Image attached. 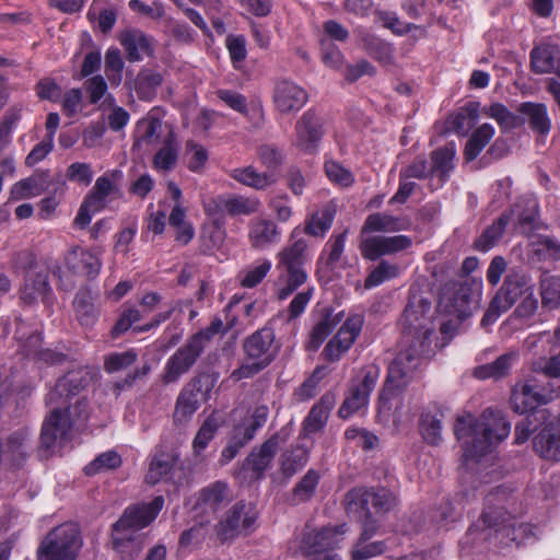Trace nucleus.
Instances as JSON below:
<instances>
[{
  "label": "nucleus",
  "mask_w": 560,
  "mask_h": 560,
  "mask_svg": "<svg viewBox=\"0 0 560 560\" xmlns=\"http://www.w3.org/2000/svg\"><path fill=\"white\" fill-rule=\"evenodd\" d=\"M431 303L422 298L412 296L402 314V349L388 366L387 377L380 395L381 400L390 399L401 392L413 378L420 365L422 354L429 347L430 329L425 315Z\"/></svg>",
  "instance_id": "f257e3e1"
},
{
  "label": "nucleus",
  "mask_w": 560,
  "mask_h": 560,
  "mask_svg": "<svg viewBox=\"0 0 560 560\" xmlns=\"http://www.w3.org/2000/svg\"><path fill=\"white\" fill-rule=\"evenodd\" d=\"M511 431V423L505 420L500 411L486 409L476 419L472 415L457 418L454 433L457 440L463 441V450L466 458L476 459L491 447L502 442Z\"/></svg>",
  "instance_id": "f03ea898"
},
{
  "label": "nucleus",
  "mask_w": 560,
  "mask_h": 560,
  "mask_svg": "<svg viewBox=\"0 0 560 560\" xmlns=\"http://www.w3.org/2000/svg\"><path fill=\"white\" fill-rule=\"evenodd\" d=\"M244 360L232 372L235 381L250 378L270 365L279 352L273 328L265 326L247 336L242 343Z\"/></svg>",
  "instance_id": "7ed1b4c3"
},
{
  "label": "nucleus",
  "mask_w": 560,
  "mask_h": 560,
  "mask_svg": "<svg viewBox=\"0 0 560 560\" xmlns=\"http://www.w3.org/2000/svg\"><path fill=\"white\" fill-rule=\"evenodd\" d=\"M306 249V241L298 238L278 254V262L276 266L278 283L283 284L277 293L279 300H285L306 282L307 273L304 269Z\"/></svg>",
  "instance_id": "20e7f679"
},
{
  "label": "nucleus",
  "mask_w": 560,
  "mask_h": 560,
  "mask_svg": "<svg viewBox=\"0 0 560 560\" xmlns=\"http://www.w3.org/2000/svg\"><path fill=\"white\" fill-rule=\"evenodd\" d=\"M533 288L529 276L520 269H511L492 298L481 319V326L492 325L502 313L509 311L528 291H533Z\"/></svg>",
  "instance_id": "39448f33"
},
{
  "label": "nucleus",
  "mask_w": 560,
  "mask_h": 560,
  "mask_svg": "<svg viewBox=\"0 0 560 560\" xmlns=\"http://www.w3.org/2000/svg\"><path fill=\"white\" fill-rule=\"evenodd\" d=\"M81 546L78 527L65 524L47 534L37 550V557L38 560H75Z\"/></svg>",
  "instance_id": "423d86ee"
},
{
  "label": "nucleus",
  "mask_w": 560,
  "mask_h": 560,
  "mask_svg": "<svg viewBox=\"0 0 560 560\" xmlns=\"http://www.w3.org/2000/svg\"><path fill=\"white\" fill-rule=\"evenodd\" d=\"M395 504V495L386 488L358 487L345 495V508L349 515L385 514Z\"/></svg>",
  "instance_id": "0eeeda50"
},
{
  "label": "nucleus",
  "mask_w": 560,
  "mask_h": 560,
  "mask_svg": "<svg viewBox=\"0 0 560 560\" xmlns=\"http://www.w3.org/2000/svg\"><path fill=\"white\" fill-rule=\"evenodd\" d=\"M502 492L501 487H498L488 494L480 518L467 532V537L472 541L477 540L478 536H481V539H488L490 537L489 530L498 533L513 529L514 522L512 515L504 506L493 504Z\"/></svg>",
  "instance_id": "6e6552de"
},
{
  "label": "nucleus",
  "mask_w": 560,
  "mask_h": 560,
  "mask_svg": "<svg viewBox=\"0 0 560 560\" xmlns=\"http://www.w3.org/2000/svg\"><path fill=\"white\" fill-rule=\"evenodd\" d=\"M214 381L207 373L199 374L191 378L180 390L173 413L176 424L187 422L200 406L199 395L207 396L213 387Z\"/></svg>",
  "instance_id": "1a4fd4ad"
},
{
  "label": "nucleus",
  "mask_w": 560,
  "mask_h": 560,
  "mask_svg": "<svg viewBox=\"0 0 560 560\" xmlns=\"http://www.w3.org/2000/svg\"><path fill=\"white\" fill-rule=\"evenodd\" d=\"M446 294L450 295L446 305L448 313L462 323L472 313L471 304L476 303L481 294V281L466 278L463 281L454 282L444 289L443 295Z\"/></svg>",
  "instance_id": "9d476101"
},
{
  "label": "nucleus",
  "mask_w": 560,
  "mask_h": 560,
  "mask_svg": "<svg viewBox=\"0 0 560 560\" xmlns=\"http://www.w3.org/2000/svg\"><path fill=\"white\" fill-rule=\"evenodd\" d=\"M205 349L191 336L166 361L161 381L164 385L177 383L196 364Z\"/></svg>",
  "instance_id": "9b49d317"
},
{
  "label": "nucleus",
  "mask_w": 560,
  "mask_h": 560,
  "mask_svg": "<svg viewBox=\"0 0 560 560\" xmlns=\"http://www.w3.org/2000/svg\"><path fill=\"white\" fill-rule=\"evenodd\" d=\"M164 505L162 495L155 497L151 502H141L127 506L113 525L116 533H125L127 530H140L149 526L159 515Z\"/></svg>",
  "instance_id": "f8f14e48"
},
{
  "label": "nucleus",
  "mask_w": 560,
  "mask_h": 560,
  "mask_svg": "<svg viewBox=\"0 0 560 560\" xmlns=\"http://www.w3.org/2000/svg\"><path fill=\"white\" fill-rule=\"evenodd\" d=\"M93 380L88 368H78L60 377L55 387L47 394L46 404L49 406L68 407L70 397L85 389Z\"/></svg>",
  "instance_id": "ddd939ff"
},
{
  "label": "nucleus",
  "mask_w": 560,
  "mask_h": 560,
  "mask_svg": "<svg viewBox=\"0 0 560 560\" xmlns=\"http://www.w3.org/2000/svg\"><path fill=\"white\" fill-rule=\"evenodd\" d=\"M256 512L250 505L237 502L226 516L215 526V532L221 541L233 539L238 535H248L256 522Z\"/></svg>",
  "instance_id": "4468645a"
},
{
  "label": "nucleus",
  "mask_w": 560,
  "mask_h": 560,
  "mask_svg": "<svg viewBox=\"0 0 560 560\" xmlns=\"http://www.w3.org/2000/svg\"><path fill=\"white\" fill-rule=\"evenodd\" d=\"M52 410L45 419L40 432V452L49 456L58 442L66 440L71 430L69 408L52 406Z\"/></svg>",
  "instance_id": "2eb2a0df"
},
{
  "label": "nucleus",
  "mask_w": 560,
  "mask_h": 560,
  "mask_svg": "<svg viewBox=\"0 0 560 560\" xmlns=\"http://www.w3.org/2000/svg\"><path fill=\"white\" fill-rule=\"evenodd\" d=\"M288 440V433L283 430L273 433L260 446L254 447L243 463V468L250 470L255 479H261L269 468L280 445Z\"/></svg>",
  "instance_id": "dca6fc26"
},
{
  "label": "nucleus",
  "mask_w": 560,
  "mask_h": 560,
  "mask_svg": "<svg viewBox=\"0 0 560 560\" xmlns=\"http://www.w3.org/2000/svg\"><path fill=\"white\" fill-rule=\"evenodd\" d=\"M324 133V119L311 108L295 124V147L303 152L314 153Z\"/></svg>",
  "instance_id": "f3484780"
},
{
  "label": "nucleus",
  "mask_w": 560,
  "mask_h": 560,
  "mask_svg": "<svg viewBox=\"0 0 560 560\" xmlns=\"http://www.w3.org/2000/svg\"><path fill=\"white\" fill-rule=\"evenodd\" d=\"M348 530L347 524L325 526L319 530L305 534L301 540L300 551L302 555H314L318 552H331L340 542L341 536Z\"/></svg>",
  "instance_id": "a211bd4d"
},
{
  "label": "nucleus",
  "mask_w": 560,
  "mask_h": 560,
  "mask_svg": "<svg viewBox=\"0 0 560 560\" xmlns=\"http://www.w3.org/2000/svg\"><path fill=\"white\" fill-rule=\"evenodd\" d=\"M412 240L407 235L371 236L360 243V252L368 260H377L382 256L393 255L409 248Z\"/></svg>",
  "instance_id": "6ab92c4d"
},
{
  "label": "nucleus",
  "mask_w": 560,
  "mask_h": 560,
  "mask_svg": "<svg viewBox=\"0 0 560 560\" xmlns=\"http://www.w3.org/2000/svg\"><path fill=\"white\" fill-rule=\"evenodd\" d=\"M100 254L101 252L94 253L80 246H72L65 255V264L72 273L92 280L98 276L102 268Z\"/></svg>",
  "instance_id": "aec40b11"
},
{
  "label": "nucleus",
  "mask_w": 560,
  "mask_h": 560,
  "mask_svg": "<svg viewBox=\"0 0 560 560\" xmlns=\"http://www.w3.org/2000/svg\"><path fill=\"white\" fill-rule=\"evenodd\" d=\"M307 101V92L292 81L282 80L275 86L273 104L281 114L296 113Z\"/></svg>",
  "instance_id": "412c9836"
},
{
  "label": "nucleus",
  "mask_w": 560,
  "mask_h": 560,
  "mask_svg": "<svg viewBox=\"0 0 560 560\" xmlns=\"http://www.w3.org/2000/svg\"><path fill=\"white\" fill-rule=\"evenodd\" d=\"M534 450L542 458L560 460V415L549 417L547 423L534 438Z\"/></svg>",
  "instance_id": "4be33fe9"
},
{
  "label": "nucleus",
  "mask_w": 560,
  "mask_h": 560,
  "mask_svg": "<svg viewBox=\"0 0 560 560\" xmlns=\"http://www.w3.org/2000/svg\"><path fill=\"white\" fill-rule=\"evenodd\" d=\"M551 400L550 394H545L529 383L516 384L512 396L511 406L520 415L532 413L540 410L539 407Z\"/></svg>",
  "instance_id": "5701e85b"
},
{
  "label": "nucleus",
  "mask_w": 560,
  "mask_h": 560,
  "mask_svg": "<svg viewBox=\"0 0 560 560\" xmlns=\"http://www.w3.org/2000/svg\"><path fill=\"white\" fill-rule=\"evenodd\" d=\"M376 385V376L368 372L359 384L350 387V394L346 397L338 410V415L342 419L349 418L351 415L360 410L368 404L369 396Z\"/></svg>",
  "instance_id": "b1692460"
},
{
  "label": "nucleus",
  "mask_w": 560,
  "mask_h": 560,
  "mask_svg": "<svg viewBox=\"0 0 560 560\" xmlns=\"http://www.w3.org/2000/svg\"><path fill=\"white\" fill-rule=\"evenodd\" d=\"M120 44L131 62L139 61L143 56H152V38L140 30H126L120 35Z\"/></svg>",
  "instance_id": "393cba45"
},
{
  "label": "nucleus",
  "mask_w": 560,
  "mask_h": 560,
  "mask_svg": "<svg viewBox=\"0 0 560 560\" xmlns=\"http://www.w3.org/2000/svg\"><path fill=\"white\" fill-rule=\"evenodd\" d=\"M411 222L406 217H394L386 212H376L368 215L361 229V234L377 232H399L408 230Z\"/></svg>",
  "instance_id": "a878e982"
},
{
  "label": "nucleus",
  "mask_w": 560,
  "mask_h": 560,
  "mask_svg": "<svg viewBox=\"0 0 560 560\" xmlns=\"http://www.w3.org/2000/svg\"><path fill=\"white\" fill-rule=\"evenodd\" d=\"M517 112L521 116L522 125L527 122L530 129L541 137H546L549 133L551 121L545 104L525 102L518 106Z\"/></svg>",
  "instance_id": "bb28decb"
},
{
  "label": "nucleus",
  "mask_w": 560,
  "mask_h": 560,
  "mask_svg": "<svg viewBox=\"0 0 560 560\" xmlns=\"http://www.w3.org/2000/svg\"><path fill=\"white\" fill-rule=\"evenodd\" d=\"M336 404V395L332 392L325 393L318 402H316L303 421V431L305 434H313L320 431L328 420L330 410Z\"/></svg>",
  "instance_id": "cd10ccee"
},
{
  "label": "nucleus",
  "mask_w": 560,
  "mask_h": 560,
  "mask_svg": "<svg viewBox=\"0 0 560 560\" xmlns=\"http://www.w3.org/2000/svg\"><path fill=\"white\" fill-rule=\"evenodd\" d=\"M249 242L254 248H265L277 243L280 232L277 224L267 219H255L249 225Z\"/></svg>",
  "instance_id": "c85d7f7f"
},
{
  "label": "nucleus",
  "mask_w": 560,
  "mask_h": 560,
  "mask_svg": "<svg viewBox=\"0 0 560 560\" xmlns=\"http://www.w3.org/2000/svg\"><path fill=\"white\" fill-rule=\"evenodd\" d=\"M30 434L27 429H20L8 435L3 454L12 466H22L28 456Z\"/></svg>",
  "instance_id": "c756f323"
},
{
  "label": "nucleus",
  "mask_w": 560,
  "mask_h": 560,
  "mask_svg": "<svg viewBox=\"0 0 560 560\" xmlns=\"http://www.w3.org/2000/svg\"><path fill=\"white\" fill-rule=\"evenodd\" d=\"M560 63V51L555 45H541L530 51V66L536 73L555 72Z\"/></svg>",
  "instance_id": "7c9ffc66"
},
{
  "label": "nucleus",
  "mask_w": 560,
  "mask_h": 560,
  "mask_svg": "<svg viewBox=\"0 0 560 560\" xmlns=\"http://www.w3.org/2000/svg\"><path fill=\"white\" fill-rule=\"evenodd\" d=\"M336 212L337 206L334 202L324 205L319 211L314 212L305 221L304 233L310 236L323 237L331 228Z\"/></svg>",
  "instance_id": "2f4dec72"
},
{
  "label": "nucleus",
  "mask_w": 560,
  "mask_h": 560,
  "mask_svg": "<svg viewBox=\"0 0 560 560\" xmlns=\"http://www.w3.org/2000/svg\"><path fill=\"white\" fill-rule=\"evenodd\" d=\"M511 220V212L504 211L493 223L487 226L481 235L475 241L474 248L478 252L490 250L502 237L505 228Z\"/></svg>",
  "instance_id": "473e14b6"
},
{
  "label": "nucleus",
  "mask_w": 560,
  "mask_h": 560,
  "mask_svg": "<svg viewBox=\"0 0 560 560\" xmlns=\"http://www.w3.org/2000/svg\"><path fill=\"white\" fill-rule=\"evenodd\" d=\"M255 436L240 423L234 425L230 432L226 445L221 452L219 463L221 466L233 460L240 451L245 447Z\"/></svg>",
  "instance_id": "72a5a7b5"
},
{
  "label": "nucleus",
  "mask_w": 560,
  "mask_h": 560,
  "mask_svg": "<svg viewBox=\"0 0 560 560\" xmlns=\"http://www.w3.org/2000/svg\"><path fill=\"white\" fill-rule=\"evenodd\" d=\"M230 176L248 187L262 190L272 185L276 179L270 173H259L253 166L238 167L231 171Z\"/></svg>",
  "instance_id": "f704fd0d"
},
{
  "label": "nucleus",
  "mask_w": 560,
  "mask_h": 560,
  "mask_svg": "<svg viewBox=\"0 0 560 560\" xmlns=\"http://www.w3.org/2000/svg\"><path fill=\"white\" fill-rule=\"evenodd\" d=\"M479 117V103L470 102L451 115L447 124L457 133L466 135Z\"/></svg>",
  "instance_id": "c9c22d12"
},
{
  "label": "nucleus",
  "mask_w": 560,
  "mask_h": 560,
  "mask_svg": "<svg viewBox=\"0 0 560 560\" xmlns=\"http://www.w3.org/2000/svg\"><path fill=\"white\" fill-rule=\"evenodd\" d=\"M494 136V129L490 124L479 126L467 140L464 149V158L466 162H471L480 154L483 148L490 142Z\"/></svg>",
  "instance_id": "e433bc0d"
},
{
  "label": "nucleus",
  "mask_w": 560,
  "mask_h": 560,
  "mask_svg": "<svg viewBox=\"0 0 560 560\" xmlns=\"http://www.w3.org/2000/svg\"><path fill=\"white\" fill-rule=\"evenodd\" d=\"M454 156L455 149L453 145H446L432 151L430 164L432 175H436L442 182H445L454 168Z\"/></svg>",
  "instance_id": "4c0bfd02"
},
{
  "label": "nucleus",
  "mask_w": 560,
  "mask_h": 560,
  "mask_svg": "<svg viewBox=\"0 0 560 560\" xmlns=\"http://www.w3.org/2000/svg\"><path fill=\"white\" fill-rule=\"evenodd\" d=\"M48 175L49 172L45 171L38 176H32L18 182L11 188V197L15 200H21L40 195L44 191V184Z\"/></svg>",
  "instance_id": "58836bf2"
},
{
  "label": "nucleus",
  "mask_w": 560,
  "mask_h": 560,
  "mask_svg": "<svg viewBox=\"0 0 560 560\" xmlns=\"http://www.w3.org/2000/svg\"><path fill=\"white\" fill-rule=\"evenodd\" d=\"M550 417L548 410H538L528 413L515 425V443L523 444L539 425H545Z\"/></svg>",
  "instance_id": "ea45409f"
},
{
  "label": "nucleus",
  "mask_w": 560,
  "mask_h": 560,
  "mask_svg": "<svg viewBox=\"0 0 560 560\" xmlns=\"http://www.w3.org/2000/svg\"><path fill=\"white\" fill-rule=\"evenodd\" d=\"M442 413L423 411L419 420V431L427 443L438 445L441 440Z\"/></svg>",
  "instance_id": "a19ab883"
},
{
  "label": "nucleus",
  "mask_w": 560,
  "mask_h": 560,
  "mask_svg": "<svg viewBox=\"0 0 560 560\" xmlns=\"http://www.w3.org/2000/svg\"><path fill=\"white\" fill-rule=\"evenodd\" d=\"M340 316L327 313L313 328L310 340L307 342V350H317L325 339L332 332L336 326L340 323Z\"/></svg>",
  "instance_id": "79ce46f5"
},
{
  "label": "nucleus",
  "mask_w": 560,
  "mask_h": 560,
  "mask_svg": "<svg viewBox=\"0 0 560 560\" xmlns=\"http://www.w3.org/2000/svg\"><path fill=\"white\" fill-rule=\"evenodd\" d=\"M178 158V150L175 135L170 132L164 140L163 147L155 153L153 165L156 170L170 171L174 168Z\"/></svg>",
  "instance_id": "37998d69"
},
{
  "label": "nucleus",
  "mask_w": 560,
  "mask_h": 560,
  "mask_svg": "<svg viewBox=\"0 0 560 560\" xmlns=\"http://www.w3.org/2000/svg\"><path fill=\"white\" fill-rule=\"evenodd\" d=\"M161 120L154 117L140 120L136 128L135 148L140 149L142 145H150L160 138Z\"/></svg>",
  "instance_id": "c03bdc74"
},
{
  "label": "nucleus",
  "mask_w": 560,
  "mask_h": 560,
  "mask_svg": "<svg viewBox=\"0 0 560 560\" xmlns=\"http://www.w3.org/2000/svg\"><path fill=\"white\" fill-rule=\"evenodd\" d=\"M221 205L232 217L249 215L258 212L260 208V201L257 198L243 196L222 199Z\"/></svg>",
  "instance_id": "a18cd8bd"
},
{
  "label": "nucleus",
  "mask_w": 560,
  "mask_h": 560,
  "mask_svg": "<svg viewBox=\"0 0 560 560\" xmlns=\"http://www.w3.org/2000/svg\"><path fill=\"white\" fill-rule=\"evenodd\" d=\"M308 460L307 451L302 446L287 450L281 456V471L285 477H292L301 470Z\"/></svg>",
  "instance_id": "49530a36"
},
{
  "label": "nucleus",
  "mask_w": 560,
  "mask_h": 560,
  "mask_svg": "<svg viewBox=\"0 0 560 560\" xmlns=\"http://www.w3.org/2000/svg\"><path fill=\"white\" fill-rule=\"evenodd\" d=\"M162 83L163 77L161 73L145 69L138 73L135 90L140 98L150 100Z\"/></svg>",
  "instance_id": "de8ad7c7"
},
{
  "label": "nucleus",
  "mask_w": 560,
  "mask_h": 560,
  "mask_svg": "<svg viewBox=\"0 0 560 560\" xmlns=\"http://www.w3.org/2000/svg\"><path fill=\"white\" fill-rule=\"evenodd\" d=\"M121 456L116 451H107L96 456L84 467L86 476H94L101 472L117 469L121 466Z\"/></svg>",
  "instance_id": "09e8293b"
},
{
  "label": "nucleus",
  "mask_w": 560,
  "mask_h": 560,
  "mask_svg": "<svg viewBox=\"0 0 560 560\" xmlns=\"http://www.w3.org/2000/svg\"><path fill=\"white\" fill-rule=\"evenodd\" d=\"M73 306L78 319L82 325H91L95 319V307L93 304L92 292L86 289H80L73 300Z\"/></svg>",
  "instance_id": "8fccbe9b"
},
{
  "label": "nucleus",
  "mask_w": 560,
  "mask_h": 560,
  "mask_svg": "<svg viewBox=\"0 0 560 560\" xmlns=\"http://www.w3.org/2000/svg\"><path fill=\"white\" fill-rule=\"evenodd\" d=\"M320 476L317 470L308 469L292 491L293 501L302 503L311 500L318 486Z\"/></svg>",
  "instance_id": "3c124183"
},
{
  "label": "nucleus",
  "mask_w": 560,
  "mask_h": 560,
  "mask_svg": "<svg viewBox=\"0 0 560 560\" xmlns=\"http://www.w3.org/2000/svg\"><path fill=\"white\" fill-rule=\"evenodd\" d=\"M200 500L210 510L217 511L229 501L228 486L222 481H217L213 485L205 488L200 492Z\"/></svg>",
  "instance_id": "603ef678"
},
{
  "label": "nucleus",
  "mask_w": 560,
  "mask_h": 560,
  "mask_svg": "<svg viewBox=\"0 0 560 560\" xmlns=\"http://www.w3.org/2000/svg\"><path fill=\"white\" fill-rule=\"evenodd\" d=\"M540 295L545 306L558 307L560 305V277L544 275L540 279Z\"/></svg>",
  "instance_id": "864d4df0"
},
{
  "label": "nucleus",
  "mask_w": 560,
  "mask_h": 560,
  "mask_svg": "<svg viewBox=\"0 0 560 560\" xmlns=\"http://www.w3.org/2000/svg\"><path fill=\"white\" fill-rule=\"evenodd\" d=\"M174 460L171 455L161 453L155 455L149 467L145 476V481L149 485H156L164 476L173 469Z\"/></svg>",
  "instance_id": "5fc2aeb1"
},
{
  "label": "nucleus",
  "mask_w": 560,
  "mask_h": 560,
  "mask_svg": "<svg viewBox=\"0 0 560 560\" xmlns=\"http://www.w3.org/2000/svg\"><path fill=\"white\" fill-rule=\"evenodd\" d=\"M511 359L510 354H502L493 362L476 368L474 374L480 380L502 377L511 366Z\"/></svg>",
  "instance_id": "6e6d98bb"
},
{
  "label": "nucleus",
  "mask_w": 560,
  "mask_h": 560,
  "mask_svg": "<svg viewBox=\"0 0 560 560\" xmlns=\"http://www.w3.org/2000/svg\"><path fill=\"white\" fill-rule=\"evenodd\" d=\"M398 267L387 260L380 264L369 273L364 281L365 289H372L398 276Z\"/></svg>",
  "instance_id": "4d7b16f0"
},
{
  "label": "nucleus",
  "mask_w": 560,
  "mask_h": 560,
  "mask_svg": "<svg viewBox=\"0 0 560 560\" xmlns=\"http://www.w3.org/2000/svg\"><path fill=\"white\" fill-rule=\"evenodd\" d=\"M218 429L219 424L214 418L209 417L203 421L192 441V450L196 456L200 455L214 439Z\"/></svg>",
  "instance_id": "13d9d810"
},
{
  "label": "nucleus",
  "mask_w": 560,
  "mask_h": 560,
  "mask_svg": "<svg viewBox=\"0 0 560 560\" xmlns=\"http://www.w3.org/2000/svg\"><path fill=\"white\" fill-rule=\"evenodd\" d=\"M138 358V353L129 349L124 352H112L104 358V370L107 373H116L131 366Z\"/></svg>",
  "instance_id": "bf43d9fd"
},
{
  "label": "nucleus",
  "mask_w": 560,
  "mask_h": 560,
  "mask_svg": "<svg viewBox=\"0 0 560 560\" xmlns=\"http://www.w3.org/2000/svg\"><path fill=\"white\" fill-rule=\"evenodd\" d=\"M485 113L495 119L504 129H514L522 126L520 114L516 115L511 113L506 106L500 103L492 104L485 110Z\"/></svg>",
  "instance_id": "052dcab7"
},
{
  "label": "nucleus",
  "mask_w": 560,
  "mask_h": 560,
  "mask_svg": "<svg viewBox=\"0 0 560 560\" xmlns=\"http://www.w3.org/2000/svg\"><path fill=\"white\" fill-rule=\"evenodd\" d=\"M363 325V320L361 316H352L349 317L342 326L339 328L338 332L334 337L337 339L343 347L349 348L354 343L357 337L361 332Z\"/></svg>",
  "instance_id": "680f3d73"
},
{
  "label": "nucleus",
  "mask_w": 560,
  "mask_h": 560,
  "mask_svg": "<svg viewBox=\"0 0 560 560\" xmlns=\"http://www.w3.org/2000/svg\"><path fill=\"white\" fill-rule=\"evenodd\" d=\"M122 69L124 61L119 49H108L105 55V74L112 85L120 84Z\"/></svg>",
  "instance_id": "e2e57ef3"
},
{
  "label": "nucleus",
  "mask_w": 560,
  "mask_h": 560,
  "mask_svg": "<svg viewBox=\"0 0 560 560\" xmlns=\"http://www.w3.org/2000/svg\"><path fill=\"white\" fill-rule=\"evenodd\" d=\"M386 550L387 546L384 540L368 542L360 541L359 538L351 551V560H368L383 555Z\"/></svg>",
  "instance_id": "0e129e2a"
},
{
  "label": "nucleus",
  "mask_w": 560,
  "mask_h": 560,
  "mask_svg": "<svg viewBox=\"0 0 560 560\" xmlns=\"http://www.w3.org/2000/svg\"><path fill=\"white\" fill-rule=\"evenodd\" d=\"M16 339L19 341V349L26 357H35L42 349V336L37 331H33L26 336L25 331H22V328H18L16 330Z\"/></svg>",
  "instance_id": "69168bd1"
},
{
  "label": "nucleus",
  "mask_w": 560,
  "mask_h": 560,
  "mask_svg": "<svg viewBox=\"0 0 560 560\" xmlns=\"http://www.w3.org/2000/svg\"><path fill=\"white\" fill-rule=\"evenodd\" d=\"M536 255H545L551 260L560 259V241L550 235H540L536 241Z\"/></svg>",
  "instance_id": "338daca9"
},
{
  "label": "nucleus",
  "mask_w": 560,
  "mask_h": 560,
  "mask_svg": "<svg viewBox=\"0 0 560 560\" xmlns=\"http://www.w3.org/2000/svg\"><path fill=\"white\" fill-rule=\"evenodd\" d=\"M532 370L548 377H560V352L550 358H539L532 363Z\"/></svg>",
  "instance_id": "774afa93"
}]
</instances>
